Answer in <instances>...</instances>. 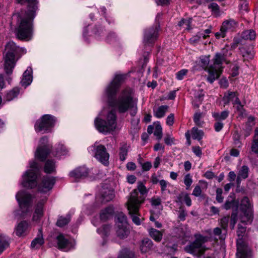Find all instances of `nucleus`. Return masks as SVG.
Listing matches in <instances>:
<instances>
[{
  "label": "nucleus",
  "mask_w": 258,
  "mask_h": 258,
  "mask_svg": "<svg viewBox=\"0 0 258 258\" xmlns=\"http://www.w3.org/2000/svg\"><path fill=\"white\" fill-rule=\"evenodd\" d=\"M56 121L55 118L49 114H45L37 120L35 130L37 133L45 134L51 131Z\"/></svg>",
  "instance_id": "obj_10"
},
{
  "label": "nucleus",
  "mask_w": 258,
  "mask_h": 258,
  "mask_svg": "<svg viewBox=\"0 0 258 258\" xmlns=\"http://www.w3.org/2000/svg\"><path fill=\"white\" fill-rule=\"evenodd\" d=\"M195 240L185 247V250L195 255H201L206 250L204 243L208 240V237L200 234L195 235Z\"/></svg>",
  "instance_id": "obj_9"
},
{
  "label": "nucleus",
  "mask_w": 258,
  "mask_h": 258,
  "mask_svg": "<svg viewBox=\"0 0 258 258\" xmlns=\"http://www.w3.org/2000/svg\"><path fill=\"white\" fill-rule=\"evenodd\" d=\"M192 183L191 176L189 174H186L184 177V183L186 185V189H189Z\"/></svg>",
  "instance_id": "obj_53"
},
{
  "label": "nucleus",
  "mask_w": 258,
  "mask_h": 258,
  "mask_svg": "<svg viewBox=\"0 0 258 258\" xmlns=\"http://www.w3.org/2000/svg\"><path fill=\"white\" fill-rule=\"evenodd\" d=\"M229 112L226 110H224L221 112L220 113L218 112H214L213 113V116L215 118L216 120H224L228 116Z\"/></svg>",
  "instance_id": "obj_45"
},
{
  "label": "nucleus",
  "mask_w": 258,
  "mask_h": 258,
  "mask_svg": "<svg viewBox=\"0 0 258 258\" xmlns=\"http://www.w3.org/2000/svg\"><path fill=\"white\" fill-rule=\"evenodd\" d=\"M32 70L31 68H28L23 73L21 84L22 86L26 88L30 85L32 82Z\"/></svg>",
  "instance_id": "obj_21"
},
{
  "label": "nucleus",
  "mask_w": 258,
  "mask_h": 258,
  "mask_svg": "<svg viewBox=\"0 0 258 258\" xmlns=\"http://www.w3.org/2000/svg\"><path fill=\"white\" fill-rule=\"evenodd\" d=\"M159 183L161 186V190L162 192H165L167 190V187L170 185L169 183L164 179L160 180Z\"/></svg>",
  "instance_id": "obj_54"
},
{
  "label": "nucleus",
  "mask_w": 258,
  "mask_h": 258,
  "mask_svg": "<svg viewBox=\"0 0 258 258\" xmlns=\"http://www.w3.org/2000/svg\"><path fill=\"white\" fill-rule=\"evenodd\" d=\"M116 224V225H128L126 220V217L123 213L120 212L117 215Z\"/></svg>",
  "instance_id": "obj_39"
},
{
  "label": "nucleus",
  "mask_w": 258,
  "mask_h": 258,
  "mask_svg": "<svg viewBox=\"0 0 258 258\" xmlns=\"http://www.w3.org/2000/svg\"><path fill=\"white\" fill-rule=\"evenodd\" d=\"M30 169L23 175L22 184L24 187L32 188L37 184V178L39 175V167L35 161L30 162Z\"/></svg>",
  "instance_id": "obj_5"
},
{
  "label": "nucleus",
  "mask_w": 258,
  "mask_h": 258,
  "mask_svg": "<svg viewBox=\"0 0 258 258\" xmlns=\"http://www.w3.org/2000/svg\"><path fill=\"white\" fill-rule=\"evenodd\" d=\"M169 106L168 105H161L158 107H154L153 108V114L158 118H160L164 117L168 111Z\"/></svg>",
  "instance_id": "obj_25"
},
{
  "label": "nucleus",
  "mask_w": 258,
  "mask_h": 258,
  "mask_svg": "<svg viewBox=\"0 0 258 258\" xmlns=\"http://www.w3.org/2000/svg\"><path fill=\"white\" fill-rule=\"evenodd\" d=\"M174 121V114L171 113L166 118V124L168 125L171 126L173 124Z\"/></svg>",
  "instance_id": "obj_64"
},
{
  "label": "nucleus",
  "mask_w": 258,
  "mask_h": 258,
  "mask_svg": "<svg viewBox=\"0 0 258 258\" xmlns=\"http://www.w3.org/2000/svg\"><path fill=\"white\" fill-rule=\"evenodd\" d=\"M20 93V89L18 87L14 88L6 94L5 98L7 101L12 100L17 97Z\"/></svg>",
  "instance_id": "obj_36"
},
{
  "label": "nucleus",
  "mask_w": 258,
  "mask_h": 258,
  "mask_svg": "<svg viewBox=\"0 0 258 258\" xmlns=\"http://www.w3.org/2000/svg\"><path fill=\"white\" fill-rule=\"evenodd\" d=\"M116 232L117 236L119 238L123 239L126 238L130 232L128 225H116Z\"/></svg>",
  "instance_id": "obj_23"
},
{
  "label": "nucleus",
  "mask_w": 258,
  "mask_h": 258,
  "mask_svg": "<svg viewBox=\"0 0 258 258\" xmlns=\"http://www.w3.org/2000/svg\"><path fill=\"white\" fill-rule=\"evenodd\" d=\"M202 114L200 112H196L194 116V121L195 123L199 126H202L203 121L201 120Z\"/></svg>",
  "instance_id": "obj_50"
},
{
  "label": "nucleus",
  "mask_w": 258,
  "mask_h": 258,
  "mask_svg": "<svg viewBox=\"0 0 258 258\" xmlns=\"http://www.w3.org/2000/svg\"><path fill=\"white\" fill-rule=\"evenodd\" d=\"M93 149L94 157L97 160L103 165H107L109 164V154L107 152L105 146L102 145H95L93 146Z\"/></svg>",
  "instance_id": "obj_14"
},
{
  "label": "nucleus",
  "mask_w": 258,
  "mask_h": 258,
  "mask_svg": "<svg viewBox=\"0 0 258 258\" xmlns=\"http://www.w3.org/2000/svg\"><path fill=\"white\" fill-rule=\"evenodd\" d=\"M114 197L113 191L108 188H102L101 195L97 196V200H101V202H107L112 200Z\"/></svg>",
  "instance_id": "obj_19"
},
{
  "label": "nucleus",
  "mask_w": 258,
  "mask_h": 258,
  "mask_svg": "<svg viewBox=\"0 0 258 258\" xmlns=\"http://www.w3.org/2000/svg\"><path fill=\"white\" fill-rule=\"evenodd\" d=\"M8 238L5 236H0V253L9 246Z\"/></svg>",
  "instance_id": "obj_49"
},
{
  "label": "nucleus",
  "mask_w": 258,
  "mask_h": 258,
  "mask_svg": "<svg viewBox=\"0 0 258 258\" xmlns=\"http://www.w3.org/2000/svg\"><path fill=\"white\" fill-rule=\"evenodd\" d=\"M125 77V75H115L112 81L107 87L105 93L110 106L114 107L120 113L130 110V114L134 116L138 109L137 100L134 99L132 89L127 88L123 90L116 99L114 98L120 84Z\"/></svg>",
  "instance_id": "obj_1"
},
{
  "label": "nucleus",
  "mask_w": 258,
  "mask_h": 258,
  "mask_svg": "<svg viewBox=\"0 0 258 258\" xmlns=\"http://www.w3.org/2000/svg\"><path fill=\"white\" fill-rule=\"evenodd\" d=\"M252 45L242 46L239 48L241 55L244 59H252L254 55V51Z\"/></svg>",
  "instance_id": "obj_22"
},
{
  "label": "nucleus",
  "mask_w": 258,
  "mask_h": 258,
  "mask_svg": "<svg viewBox=\"0 0 258 258\" xmlns=\"http://www.w3.org/2000/svg\"><path fill=\"white\" fill-rule=\"evenodd\" d=\"M159 26H156L155 28H151L145 31L144 42L145 45H150L153 43L158 37Z\"/></svg>",
  "instance_id": "obj_15"
},
{
  "label": "nucleus",
  "mask_w": 258,
  "mask_h": 258,
  "mask_svg": "<svg viewBox=\"0 0 258 258\" xmlns=\"http://www.w3.org/2000/svg\"><path fill=\"white\" fill-rule=\"evenodd\" d=\"M44 243V239L42 237V232L39 229L38 236L36 237L31 242V247L33 248H38Z\"/></svg>",
  "instance_id": "obj_29"
},
{
  "label": "nucleus",
  "mask_w": 258,
  "mask_h": 258,
  "mask_svg": "<svg viewBox=\"0 0 258 258\" xmlns=\"http://www.w3.org/2000/svg\"><path fill=\"white\" fill-rule=\"evenodd\" d=\"M251 151L254 153H258V128L254 131V136L251 147Z\"/></svg>",
  "instance_id": "obj_37"
},
{
  "label": "nucleus",
  "mask_w": 258,
  "mask_h": 258,
  "mask_svg": "<svg viewBox=\"0 0 258 258\" xmlns=\"http://www.w3.org/2000/svg\"><path fill=\"white\" fill-rule=\"evenodd\" d=\"M55 169V163L53 160H48L44 166V171L47 173H52Z\"/></svg>",
  "instance_id": "obj_38"
},
{
  "label": "nucleus",
  "mask_w": 258,
  "mask_h": 258,
  "mask_svg": "<svg viewBox=\"0 0 258 258\" xmlns=\"http://www.w3.org/2000/svg\"><path fill=\"white\" fill-rule=\"evenodd\" d=\"M67 152V149L62 144H59L57 148V155L58 156L64 155Z\"/></svg>",
  "instance_id": "obj_55"
},
{
  "label": "nucleus",
  "mask_w": 258,
  "mask_h": 258,
  "mask_svg": "<svg viewBox=\"0 0 258 258\" xmlns=\"http://www.w3.org/2000/svg\"><path fill=\"white\" fill-rule=\"evenodd\" d=\"M202 189L199 185H196L194 188L192 195L195 197H199L201 195Z\"/></svg>",
  "instance_id": "obj_62"
},
{
  "label": "nucleus",
  "mask_w": 258,
  "mask_h": 258,
  "mask_svg": "<svg viewBox=\"0 0 258 258\" xmlns=\"http://www.w3.org/2000/svg\"><path fill=\"white\" fill-rule=\"evenodd\" d=\"M225 57L223 54L216 53L213 59V64H211L207 68L209 76L207 81L212 83L216 79H217L222 71V64Z\"/></svg>",
  "instance_id": "obj_7"
},
{
  "label": "nucleus",
  "mask_w": 258,
  "mask_h": 258,
  "mask_svg": "<svg viewBox=\"0 0 258 258\" xmlns=\"http://www.w3.org/2000/svg\"><path fill=\"white\" fill-rule=\"evenodd\" d=\"M191 22V19L189 18L187 19H182L178 23V26L183 27L184 29L189 30L191 29L190 24Z\"/></svg>",
  "instance_id": "obj_46"
},
{
  "label": "nucleus",
  "mask_w": 258,
  "mask_h": 258,
  "mask_svg": "<svg viewBox=\"0 0 258 258\" xmlns=\"http://www.w3.org/2000/svg\"><path fill=\"white\" fill-rule=\"evenodd\" d=\"M245 232V227L238 225L237 231V234L239 237L237 240V258H251V250L242 239Z\"/></svg>",
  "instance_id": "obj_8"
},
{
  "label": "nucleus",
  "mask_w": 258,
  "mask_h": 258,
  "mask_svg": "<svg viewBox=\"0 0 258 258\" xmlns=\"http://www.w3.org/2000/svg\"><path fill=\"white\" fill-rule=\"evenodd\" d=\"M16 198L23 212H27L31 205V196L25 191H21L17 193Z\"/></svg>",
  "instance_id": "obj_13"
},
{
  "label": "nucleus",
  "mask_w": 258,
  "mask_h": 258,
  "mask_svg": "<svg viewBox=\"0 0 258 258\" xmlns=\"http://www.w3.org/2000/svg\"><path fill=\"white\" fill-rule=\"evenodd\" d=\"M149 233L150 236L156 241H160L162 238V233L154 228L149 229Z\"/></svg>",
  "instance_id": "obj_33"
},
{
  "label": "nucleus",
  "mask_w": 258,
  "mask_h": 258,
  "mask_svg": "<svg viewBox=\"0 0 258 258\" xmlns=\"http://www.w3.org/2000/svg\"><path fill=\"white\" fill-rule=\"evenodd\" d=\"M235 102L236 103L233 105H236L237 110L242 114L243 109V105H242L241 102L238 98H236Z\"/></svg>",
  "instance_id": "obj_61"
},
{
  "label": "nucleus",
  "mask_w": 258,
  "mask_h": 258,
  "mask_svg": "<svg viewBox=\"0 0 258 258\" xmlns=\"http://www.w3.org/2000/svg\"><path fill=\"white\" fill-rule=\"evenodd\" d=\"M70 219L69 215H67L66 217L60 216L58 217L56 225L60 227H63L69 223Z\"/></svg>",
  "instance_id": "obj_43"
},
{
  "label": "nucleus",
  "mask_w": 258,
  "mask_h": 258,
  "mask_svg": "<svg viewBox=\"0 0 258 258\" xmlns=\"http://www.w3.org/2000/svg\"><path fill=\"white\" fill-rule=\"evenodd\" d=\"M50 146L48 145V139L46 137L42 138L39 141V145L35 154V158L43 161L46 158L50 152Z\"/></svg>",
  "instance_id": "obj_12"
},
{
  "label": "nucleus",
  "mask_w": 258,
  "mask_h": 258,
  "mask_svg": "<svg viewBox=\"0 0 258 258\" xmlns=\"http://www.w3.org/2000/svg\"><path fill=\"white\" fill-rule=\"evenodd\" d=\"M242 37L246 40H252L255 38V33L252 30H247L243 32Z\"/></svg>",
  "instance_id": "obj_41"
},
{
  "label": "nucleus",
  "mask_w": 258,
  "mask_h": 258,
  "mask_svg": "<svg viewBox=\"0 0 258 258\" xmlns=\"http://www.w3.org/2000/svg\"><path fill=\"white\" fill-rule=\"evenodd\" d=\"M46 202V198H45L39 201L36 204L33 217L34 221H37L43 217L44 213V205Z\"/></svg>",
  "instance_id": "obj_18"
},
{
  "label": "nucleus",
  "mask_w": 258,
  "mask_h": 258,
  "mask_svg": "<svg viewBox=\"0 0 258 258\" xmlns=\"http://www.w3.org/2000/svg\"><path fill=\"white\" fill-rule=\"evenodd\" d=\"M110 231V226L107 225H104L97 229V232L102 237L104 241L105 237L108 236Z\"/></svg>",
  "instance_id": "obj_35"
},
{
  "label": "nucleus",
  "mask_w": 258,
  "mask_h": 258,
  "mask_svg": "<svg viewBox=\"0 0 258 258\" xmlns=\"http://www.w3.org/2000/svg\"><path fill=\"white\" fill-rule=\"evenodd\" d=\"M153 246L152 241L146 238L142 240L140 245L141 251L143 253H146L150 251Z\"/></svg>",
  "instance_id": "obj_31"
},
{
  "label": "nucleus",
  "mask_w": 258,
  "mask_h": 258,
  "mask_svg": "<svg viewBox=\"0 0 258 258\" xmlns=\"http://www.w3.org/2000/svg\"><path fill=\"white\" fill-rule=\"evenodd\" d=\"M89 174V170L85 166L79 167L70 172V177L75 181H78L86 177Z\"/></svg>",
  "instance_id": "obj_16"
},
{
  "label": "nucleus",
  "mask_w": 258,
  "mask_h": 258,
  "mask_svg": "<svg viewBox=\"0 0 258 258\" xmlns=\"http://www.w3.org/2000/svg\"><path fill=\"white\" fill-rule=\"evenodd\" d=\"M237 26V22L233 19H229L224 21L221 27L222 30L227 32L229 31H233Z\"/></svg>",
  "instance_id": "obj_24"
},
{
  "label": "nucleus",
  "mask_w": 258,
  "mask_h": 258,
  "mask_svg": "<svg viewBox=\"0 0 258 258\" xmlns=\"http://www.w3.org/2000/svg\"><path fill=\"white\" fill-rule=\"evenodd\" d=\"M144 202L142 197H139L137 190H134L130 195V197L126 203L128 213L131 215L133 222L137 225L141 224V219L139 216V209L142 204Z\"/></svg>",
  "instance_id": "obj_4"
},
{
  "label": "nucleus",
  "mask_w": 258,
  "mask_h": 258,
  "mask_svg": "<svg viewBox=\"0 0 258 258\" xmlns=\"http://www.w3.org/2000/svg\"><path fill=\"white\" fill-rule=\"evenodd\" d=\"M194 99L192 101V105L196 108L199 107V105L202 103L204 94L202 90L196 92L194 94Z\"/></svg>",
  "instance_id": "obj_30"
},
{
  "label": "nucleus",
  "mask_w": 258,
  "mask_h": 258,
  "mask_svg": "<svg viewBox=\"0 0 258 258\" xmlns=\"http://www.w3.org/2000/svg\"><path fill=\"white\" fill-rule=\"evenodd\" d=\"M114 212L112 207H108L102 210L99 215L100 220L102 221L108 219L113 214Z\"/></svg>",
  "instance_id": "obj_27"
},
{
  "label": "nucleus",
  "mask_w": 258,
  "mask_h": 258,
  "mask_svg": "<svg viewBox=\"0 0 258 258\" xmlns=\"http://www.w3.org/2000/svg\"><path fill=\"white\" fill-rule=\"evenodd\" d=\"M240 209L242 212L240 216L241 222L244 224L250 223L252 221V213L251 204L248 198L244 197L242 199Z\"/></svg>",
  "instance_id": "obj_11"
},
{
  "label": "nucleus",
  "mask_w": 258,
  "mask_h": 258,
  "mask_svg": "<svg viewBox=\"0 0 258 258\" xmlns=\"http://www.w3.org/2000/svg\"><path fill=\"white\" fill-rule=\"evenodd\" d=\"M209 56H203L200 58V62L203 68H207L209 63Z\"/></svg>",
  "instance_id": "obj_56"
},
{
  "label": "nucleus",
  "mask_w": 258,
  "mask_h": 258,
  "mask_svg": "<svg viewBox=\"0 0 258 258\" xmlns=\"http://www.w3.org/2000/svg\"><path fill=\"white\" fill-rule=\"evenodd\" d=\"M190 134L191 135L193 139L200 141L204 136V133L202 130H199L196 127L192 128Z\"/></svg>",
  "instance_id": "obj_34"
},
{
  "label": "nucleus",
  "mask_w": 258,
  "mask_h": 258,
  "mask_svg": "<svg viewBox=\"0 0 258 258\" xmlns=\"http://www.w3.org/2000/svg\"><path fill=\"white\" fill-rule=\"evenodd\" d=\"M187 214L186 211L182 207L179 208L178 214V218L180 221H184Z\"/></svg>",
  "instance_id": "obj_52"
},
{
  "label": "nucleus",
  "mask_w": 258,
  "mask_h": 258,
  "mask_svg": "<svg viewBox=\"0 0 258 258\" xmlns=\"http://www.w3.org/2000/svg\"><path fill=\"white\" fill-rule=\"evenodd\" d=\"M19 48L13 41H9L6 45L5 56V70L8 74L12 73L15 66L16 60L15 54L18 52Z\"/></svg>",
  "instance_id": "obj_6"
},
{
  "label": "nucleus",
  "mask_w": 258,
  "mask_h": 258,
  "mask_svg": "<svg viewBox=\"0 0 258 258\" xmlns=\"http://www.w3.org/2000/svg\"><path fill=\"white\" fill-rule=\"evenodd\" d=\"M127 152L128 149L126 145H123L120 148L119 155L121 161H123L125 160Z\"/></svg>",
  "instance_id": "obj_47"
},
{
  "label": "nucleus",
  "mask_w": 258,
  "mask_h": 258,
  "mask_svg": "<svg viewBox=\"0 0 258 258\" xmlns=\"http://www.w3.org/2000/svg\"><path fill=\"white\" fill-rule=\"evenodd\" d=\"M240 138V135L238 133L237 131H235L233 135V139L234 144L237 147H240L241 146V143L239 141Z\"/></svg>",
  "instance_id": "obj_51"
},
{
  "label": "nucleus",
  "mask_w": 258,
  "mask_h": 258,
  "mask_svg": "<svg viewBox=\"0 0 258 258\" xmlns=\"http://www.w3.org/2000/svg\"><path fill=\"white\" fill-rule=\"evenodd\" d=\"M208 8L211 10L212 15L216 17L220 16V11L219 6L215 3H212L208 5Z\"/></svg>",
  "instance_id": "obj_42"
},
{
  "label": "nucleus",
  "mask_w": 258,
  "mask_h": 258,
  "mask_svg": "<svg viewBox=\"0 0 258 258\" xmlns=\"http://www.w3.org/2000/svg\"><path fill=\"white\" fill-rule=\"evenodd\" d=\"M236 98H238L236 92L228 91L224 95L223 101L225 105L228 104L229 102H232L233 104H234L236 103L235 102Z\"/></svg>",
  "instance_id": "obj_28"
},
{
  "label": "nucleus",
  "mask_w": 258,
  "mask_h": 258,
  "mask_svg": "<svg viewBox=\"0 0 258 258\" xmlns=\"http://www.w3.org/2000/svg\"><path fill=\"white\" fill-rule=\"evenodd\" d=\"M223 127V123L219 120H217L214 123V129L216 132H220Z\"/></svg>",
  "instance_id": "obj_63"
},
{
  "label": "nucleus",
  "mask_w": 258,
  "mask_h": 258,
  "mask_svg": "<svg viewBox=\"0 0 258 258\" xmlns=\"http://www.w3.org/2000/svg\"><path fill=\"white\" fill-rule=\"evenodd\" d=\"M55 183V179L52 177H44L39 185L38 189L41 192H46L50 190Z\"/></svg>",
  "instance_id": "obj_17"
},
{
  "label": "nucleus",
  "mask_w": 258,
  "mask_h": 258,
  "mask_svg": "<svg viewBox=\"0 0 258 258\" xmlns=\"http://www.w3.org/2000/svg\"><path fill=\"white\" fill-rule=\"evenodd\" d=\"M94 124L100 133L106 134L113 131L116 127V115L114 110L103 109L95 118Z\"/></svg>",
  "instance_id": "obj_3"
},
{
  "label": "nucleus",
  "mask_w": 258,
  "mask_h": 258,
  "mask_svg": "<svg viewBox=\"0 0 258 258\" xmlns=\"http://www.w3.org/2000/svg\"><path fill=\"white\" fill-rule=\"evenodd\" d=\"M229 217L228 216H225L222 218L220 220V224L221 227L223 229H226L227 227L228 223L229 222Z\"/></svg>",
  "instance_id": "obj_58"
},
{
  "label": "nucleus",
  "mask_w": 258,
  "mask_h": 258,
  "mask_svg": "<svg viewBox=\"0 0 258 258\" xmlns=\"http://www.w3.org/2000/svg\"><path fill=\"white\" fill-rule=\"evenodd\" d=\"M134 189L131 194L134 191ZM138 193L139 194V197H142L144 199V195L147 192V190L146 186L144 185V184L142 182H138V189H137Z\"/></svg>",
  "instance_id": "obj_44"
},
{
  "label": "nucleus",
  "mask_w": 258,
  "mask_h": 258,
  "mask_svg": "<svg viewBox=\"0 0 258 258\" xmlns=\"http://www.w3.org/2000/svg\"><path fill=\"white\" fill-rule=\"evenodd\" d=\"M28 227V224L26 221H22L19 223L15 227V231L18 236L24 235Z\"/></svg>",
  "instance_id": "obj_26"
},
{
  "label": "nucleus",
  "mask_w": 258,
  "mask_h": 258,
  "mask_svg": "<svg viewBox=\"0 0 258 258\" xmlns=\"http://www.w3.org/2000/svg\"><path fill=\"white\" fill-rule=\"evenodd\" d=\"M248 175V168L246 166H243L239 170L237 177V183L239 184L241 179H245Z\"/></svg>",
  "instance_id": "obj_32"
},
{
  "label": "nucleus",
  "mask_w": 258,
  "mask_h": 258,
  "mask_svg": "<svg viewBox=\"0 0 258 258\" xmlns=\"http://www.w3.org/2000/svg\"><path fill=\"white\" fill-rule=\"evenodd\" d=\"M154 134L158 139H161L162 137V128L159 121L154 122Z\"/></svg>",
  "instance_id": "obj_40"
},
{
  "label": "nucleus",
  "mask_w": 258,
  "mask_h": 258,
  "mask_svg": "<svg viewBox=\"0 0 258 258\" xmlns=\"http://www.w3.org/2000/svg\"><path fill=\"white\" fill-rule=\"evenodd\" d=\"M118 258H134V254L128 249H123L120 251Z\"/></svg>",
  "instance_id": "obj_48"
},
{
  "label": "nucleus",
  "mask_w": 258,
  "mask_h": 258,
  "mask_svg": "<svg viewBox=\"0 0 258 258\" xmlns=\"http://www.w3.org/2000/svg\"><path fill=\"white\" fill-rule=\"evenodd\" d=\"M188 70L186 69H182L178 72L176 74V77L177 80H182L184 77L187 75Z\"/></svg>",
  "instance_id": "obj_57"
},
{
  "label": "nucleus",
  "mask_w": 258,
  "mask_h": 258,
  "mask_svg": "<svg viewBox=\"0 0 258 258\" xmlns=\"http://www.w3.org/2000/svg\"><path fill=\"white\" fill-rule=\"evenodd\" d=\"M192 151L197 156L201 157L202 152L201 148L199 146H193L192 147Z\"/></svg>",
  "instance_id": "obj_60"
},
{
  "label": "nucleus",
  "mask_w": 258,
  "mask_h": 258,
  "mask_svg": "<svg viewBox=\"0 0 258 258\" xmlns=\"http://www.w3.org/2000/svg\"><path fill=\"white\" fill-rule=\"evenodd\" d=\"M183 202H184L188 207H190L191 205V200L188 194L184 192Z\"/></svg>",
  "instance_id": "obj_59"
},
{
  "label": "nucleus",
  "mask_w": 258,
  "mask_h": 258,
  "mask_svg": "<svg viewBox=\"0 0 258 258\" xmlns=\"http://www.w3.org/2000/svg\"><path fill=\"white\" fill-rule=\"evenodd\" d=\"M19 3H27V10L22 9L13 15L15 23V34L20 40L29 41L33 35L34 19L38 10L37 0H17Z\"/></svg>",
  "instance_id": "obj_2"
},
{
  "label": "nucleus",
  "mask_w": 258,
  "mask_h": 258,
  "mask_svg": "<svg viewBox=\"0 0 258 258\" xmlns=\"http://www.w3.org/2000/svg\"><path fill=\"white\" fill-rule=\"evenodd\" d=\"M57 246L59 249L65 251L69 250L71 247V244L69 240L65 238L62 234H59L56 237Z\"/></svg>",
  "instance_id": "obj_20"
}]
</instances>
